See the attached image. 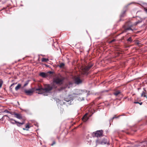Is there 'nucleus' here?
Listing matches in <instances>:
<instances>
[{
	"label": "nucleus",
	"mask_w": 147,
	"mask_h": 147,
	"mask_svg": "<svg viewBox=\"0 0 147 147\" xmlns=\"http://www.w3.org/2000/svg\"><path fill=\"white\" fill-rule=\"evenodd\" d=\"M87 91L86 90H79L78 93H74L72 95H69L67 98H65L64 100L67 102L69 105H71L72 104V102L73 100V98L74 96L76 95H80L85 94L86 96H88L89 95V94L87 93Z\"/></svg>",
	"instance_id": "1"
},
{
	"label": "nucleus",
	"mask_w": 147,
	"mask_h": 147,
	"mask_svg": "<svg viewBox=\"0 0 147 147\" xmlns=\"http://www.w3.org/2000/svg\"><path fill=\"white\" fill-rule=\"evenodd\" d=\"M93 66L92 63H89L87 65L82 67V74L84 75H87L89 74V70Z\"/></svg>",
	"instance_id": "2"
},
{
	"label": "nucleus",
	"mask_w": 147,
	"mask_h": 147,
	"mask_svg": "<svg viewBox=\"0 0 147 147\" xmlns=\"http://www.w3.org/2000/svg\"><path fill=\"white\" fill-rule=\"evenodd\" d=\"M96 145L98 144H109V140L106 138H104L101 139V138L99 139V138L98 139L96 140Z\"/></svg>",
	"instance_id": "3"
},
{
	"label": "nucleus",
	"mask_w": 147,
	"mask_h": 147,
	"mask_svg": "<svg viewBox=\"0 0 147 147\" xmlns=\"http://www.w3.org/2000/svg\"><path fill=\"white\" fill-rule=\"evenodd\" d=\"M64 79L61 77H56L53 79V83L57 85H61L63 84Z\"/></svg>",
	"instance_id": "4"
},
{
	"label": "nucleus",
	"mask_w": 147,
	"mask_h": 147,
	"mask_svg": "<svg viewBox=\"0 0 147 147\" xmlns=\"http://www.w3.org/2000/svg\"><path fill=\"white\" fill-rule=\"evenodd\" d=\"M103 134V131L102 130H97L95 132H93L92 134L93 137H96L97 139L99 138V139L101 138V137L102 136Z\"/></svg>",
	"instance_id": "5"
},
{
	"label": "nucleus",
	"mask_w": 147,
	"mask_h": 147,
	"mask_svg": "<svg viewBox=\"0 0 147 147\" xmlns=\"http://www.w3.org/2000/svg\"><path fill=\"white\" fill-rule=\"evenodd\" d=\"M53 89V87L50 85H47V86L44 88H42V90L44 91H45L46 92H48L50 91H51Z\"/></svg>",
	"instance_id": "6"
},
{
	"label": "nucleus",
	"mask_w": 147,
	"mask_h": 147,
	"mask_svg": "<svg viewBox=\"0 0 147 147\" xmlns=\"http://www.w3.org/2000/svg\"><path fill=\"white\" fill-rule=\"evenodd\" d=\"M53 89V87L50 85H47V86L44 88H42V90L44 91H45L46 92H48L50 91H51Z\"/></svg>",
	"instance_id": "7"
},
{
	"label": "nucleus",
	"mask_w": 147,
	"mask_h": 147,
	"mask_svg": "<svg viewBox=\"0 0 147 147\" xmlns=\"http://www.w3.org/2000/svg\"><path fill=\"white\" fill-rule=\"evenodd\" d=\"M134 147H147V142L145 141H143L140 143L138 145H135Z\"/></svg>",
	"instance_id": "8"
},
{
	"label": "nucleus",
	"mask_w": 147,
	"mask_h": 147,
	"mask_svg": "<svg viewBox=\"0 0 147 147\" xmlns=\"http://www.w3.org/2000/svg\"><path fill=\"white\" fill-rule=\"evenodd\" d=\"M82 81L79 77H76L74 79V83L75 84L78 85L82 83Z\"/></svg>",
	"instance_id": "9"
},
{
	"label": "nucleus",
	"mask_w": 147,
	"mask_h": 147,
	"mask_svg": "<svg viewBox=\"0 0 147 147\" xmlns=\"http://www.w3.org/2000/svg\"><path fill=\"white\" fill-rule=\"evenodd\" d=\"M13 115H14V117L18 119H22V116L20 114L14 112L13 113Z\"/></svg>",
	"instance_id": "10"
},
{
	"label": "nucleus",
	"mask_w": 147,
	"mask_h": 147,
	"mask_svg": "<svg viewBox=\"0 0 147 147\" xmlns=\"http://www.w3.org/2000/svg\"><path fill=\"white\" fill-rule=\"evenodd\" d=\"M24 92L27 95H31L33 93V91L31 89L29 90H25Z\"/></svg>",
	"instance_id": "11"
},
{
	"label": "nucleus",
	"mask_w": 147,
	"mask_h": 147,
	"mask_svg": "<svg viewBox=\"0 0 147 147\" xmlns=\"http://www.w3.org/2000/svg\"><path fill=\"white\" fill-rule=\"evenodd\" d=\"M88 114L86 113L83 116L82 118V120L84 122L86 121L89 119V117L88 116Z\"/></svg>",
	"instance_id": "12"
},
{
	"label": "nucleus",
	"mask_w": 147,
	"mask_h": 147,
	"mask_svg": "<svg viewBox=\"0 0 147 147\" xmlns=\"http://www.w3.org/2000/svg\"><path fill=\"white\" fill-rule=\"evenodd\" d=\"M126 10V9L124 10L120 14V19L119 20V21H121L123 20H122L121 18L122 17H124L125 16Z\"/></svg>",
	"instance_id": "13"
},
{
	"label": "nucleus",
	"mask_w": 147,
	"mask_h": 147,
	"mask_svg": "<svg viewBox=\"0 0 147 147\" xmlns=\"http://www.w3.org/2000/svg\"><path fill=\"white\" fill-rule=\"evenodd\" d=\"M39 75L44 78H46L48 76V75L47 73L44 72L40 73L39 74Z\"/></svg>",
	"instance_id": "14"
},
{
	"label": "nucleus",
	"mask_w": 147,
	"mask_h": 147,
	"mask_svg": "<svg viewBox=\"0 0 147 147\" xmlns=\"http://www.w3.org/2000/svg\"><path fill=\"white\" fill-rule=\"evenodd\" d=\"M58 66L59 67L61 68H64L65 64L63 63H59V65H58Z\"/></svg>",
	"instance_id": "15"
},
{
	"label": "nucleus",
	"mask_w": 147,
	"mask_h": 147,
	"mask_svg": "<svg viewBox=\"0 0 147 147\" xmlns=\"http://www.w3.org/2000/svg\"><path fill=\"white\" fill-rule=\"evenodd\" d=\"M124 115H121L119 116L118 117H116L115 115L112 118H111L110 120H109V122L110 123L111 122H112L113 121V120L115 118H119V117L121 116H123Z\"/></svg>",
	"instance_id": "16"
},
{
	"label": "nucleus",
	"mask_w": 147,
	"mask_h": 147,
	"mask_svg": "<svg viewBox=\"0 0 147 147\" xmlns=\"http://www.w3.org/2000/svg\"><path fill=\"white\" fill-rule=\"evenodd\" d=\"M21 84H19L15 88V90L16 91L18 90L21 87Z\"/></svg>",
	"instance_id": "17"
},
{
	"label": "nucleus",
	"mask_w": 147,
	"mask_h": 147,
	"mask_svg": "<svg viewBox=\"0 0 147 147\" xmlns=\"http://www.w3.org/2000/svg\"><path fill=\"white\" fill-rule=\"evenodd\" d=\"M121 92L119 91L118 90L116 92H114L113 93V94L115 95V96H117L118 94L120 93Z\"/></svg>",
	"instance_id": "18"
},
{
	"label": "nucleus",
	"mask_w": 147,
	"mask_h": 147,
	"mask_svg": "<svg viewBox=\"0 0 147 147\" xmlns=\"http://www.w3.org/2000/svg\"><path fill=\"white\" fill-rule=\"evenodd\" d=\"M26 128H23V129L24 130H26L27 131H28V129H27V128H30V126H29V125H28L27 124L26 125Z\"/></svg>",
	"instance_id": "19"
},
{
	"label": "nucleus",
	"mask_w": 147,
	"mask_h": 147,
	"mask_svg": "<svg viewBox=\"0 0 147 147\" xmlns=\"http://www.w3.org/2000/svg\"><path fill=\"white\" fill-rule=\"evenodd\" d=\"M49 61V59L48 58H42V62H47Z\"/></svg>",
	"instance_id": "20"
},
{
	"label": "nucleus",
	"mask_w": 147,
	"mask_h": 147,
	"mask_svg": "<svg viewBox=\"0 0 147 147\" xmlns=\"http://www.w3.org/2000/svg\"><path fill=\"white\" fill-rule=\"evenodd\" d=\"M127 41L130 42H131L132 41V40L131 37H130L128 39H127Z\"/></svg>",
	"instance_id": "21"
},
{
	"label": "nucleus",
	"mask_w": 147,
	"mask_h": 147,
	"mask_svg": "<svg viewBox=\"0 0 147 147\" xmlns=\"http://www.w3.org/2000/svg\"><path fill=\"white\" fill-rule=\"evenodd\" d=\"M16 124L17 125L18 127H20L21 126V125L20 124V122H19L18 121H16Z\"/></svg>",
	"instance_id": "22"
},
{
	"label": "nucleus",
	"mask_w": 147,
	"mask_h": 147,
	"mask_svg": "<svg viewBox=\"0 0 147 147\" xmlns=\"http://www.w3.org/2000/svg\"><path fill=\"white\" fill-rule=\"evenodd\" d=\"M4 112L5 113H10V114H11V115H13V113H12V112H10L9 111H8L7 110V109H6L5 110Z\"/></svg>",
	"instance_id": "23"
},
{
	"label": "nucleus",
	"mask_w": 147,
	"mask_h": 147,
	"mask_svg": "<svg viewBox=\"0 0 147 147\" xmlns=\"http://www.w3.org/2000/svg\"><path fill=\"white\" fill-rule=\"evenodd\" d=\"M14 119L13 118H11L9 117H8V120L10 122V121H12L13 120H14Z\"/></svg>",
	"instance_id": "24"
},
{
	"label": "nucleus",
	"mask_w": 147,
	"mask_h": 147,
	"mask_svg": "<svg viewBox=\"0 0 147 147\" xmlns=\"http://www.w3.org/2000/svg\"><path fill=\"white\" fill-rule=\"evenodd\" d=\"M125 29H126V30H131L132 31H133V30H132V28H131V27H128L127 28H125Z\"/></svg>",
	"instance_id": "25"
},
{
	"label": "nucleus",
	"mask_w": 147,
	"mask_h": 147,
	"mask_svg": "<svg viewBox=\"0 0 147 147\" xmlns=\"http://www.w3.org/2000/svg\"><path fill=\"white\" fill-rule=\"evenodd\" d=\"M3 83V81L1 79H0V88L2 86Z\"/></svg>",
	"instance_id": "26"
},
{
	"label": "nucleus",
	"mask_w": 147,
	"mask_h": 147,
	"mask_svg": "<svg viewBox=\"0 0 147 147\" xmlns=\"http://www.w3.org/2000/svg\"><path fill=\"white\" fill-rule=\"evenodd\" d=\"M65 88V87H61L60 88H59V90L61 91L62 90H63Z\"/></svg>",
	"instance_id": "27"
},
{
	"label": "nucleus",
	"mask_w": 147,
	"mask_h": 147,
	"mask_svg": "<svg viewBox=\"0 0 147 147\" xmlns=\"http://www.w3.org/2000/svg\"><path fill=\"white\" fill-rule=\"evenodd\" d=\"M13 121H10V123L13 124H16V121L15 120H13Z\"/></svg>",
	"instance_id": "28"
},
{
	"label": "nucleus",
	"mask_w": 147,
	"mask_h": 147,
	"mask_svg": "<svg viewBox=\"0 0 147 147\" xmlns=\"http://www.w3.org/2000/svg\"><path fill=\"white\" fill-rule=\"evenodd\" d=\"M29 82V81L28 80L24 84V86L25 87L26 86H27Z\"/></svg>",
	"instance_id": "29"
},
{
	"label": "nucleus",
	"mask_w": 147,
	"mask_h": 147,
	"mask_svg": "<svg viewBox=\"0 0 147 147\" xmlns=\"http://www.w3.org/2000/svg\"><path fill=\"white\" fill-rule=\"evenodd\" d=\"M47 93V92H43L42 93H41V92H39V93H38V94H42L43 95H44V96H47V95L46 94Z\"/></svg>",
	"instance_id": "30"
},
{
	"label": "nucleus",
	"mask_w": 147,
	"mask_h": 147,
	"mask_svg": "<svg viewBox=\"0 0 147 147\" xmlns=\"http://www.w3.org/2000/svg\"><path fill=\"white\" fill-rule=\"evenodd\" d=\"M42 88H38L36 89V90H37V91H39V92H40V91H41V90H42Z\"/></svg>",
	"instance_id": "31"
},
{
	"label": "nucleus",
	"mask_w": 147,
	"mask_h": 147,
	"mask_svg": "<svg viewBox=\"0 0 147 147\" xmlns=\"http://www.w3.org/2000/svg\"><path fill=\"white\" fill-rule=\"evenodd\" d=\"M17 83H13V84H12L10 86V89H11V86H13V85H14L15 84H16Z\"/></svg>",
	"instance_id": "32"
},
{
	"label": "nucleus",
	"mask_w": 147,
	"mask_h": 147,
	"mask_svg": "<svg viewBox=\"0 0 147 147\" xmlns=\"http://www.w3.org/2000/svg\"><path fill=\"white\" fill-rule=\"evenodd\" d=\"M55 144V141H53L52 143L51 144L52 146H53L54 144Z\"/></svg>",
	"instance_id": "33"
},
{
	"label": "nucleus",
	"mask_w": 147,
	"mask_h": 147,
	"mask_svg": "<svg viewBox=\"0 0 147 147\" xmlns=\"http://www.w3.org/2000/svg\"><path fill=\"white\" fill-rule=\"evenodd\" d=\"M141 22V21H138L137 22H136V25H137V24H138L140 23Z\"/></svg>",
	"instance_id": "34"
},
{
	"label": "nucleus",
	"mask_w": 147,
	"mask_h": 147,
	"mask_svg": "<svg viewBox=\"0 0 147 147\" xmlns=\"http://www.w3.org/2000/svg\"><path fill=\"white\" fill-rule=\"evenodd\" d=\"M47 73L48 74H51L53 73V72L52 71H48Z\"/></svg>",
	"instance_id": "35"
},
{
	"label": "nucleus",
	"mask_w": 147,
	"mask_h": 147,
	"mask_svg": "<svg viewBox=\"0 0 147 147\" xmlns=\"http://www.w3.org/2000/svg\"><path fill=\"white\" fill-rule=\"evenodd\" d=\"M144 9V10L145 11V12L147 13V8H145Z\"/></svg>",
	"instance_id": "36"
},
{
	"label": "nucleus",
	"mask_w": 147,
	"mask_h": 147,
	"mask_svg": "<svg viewBox=\"0 0 147 147\" xmlns=\"http://www.w3.org/2000/svg\"><path fill=\"white\" fill-rule=\"evenodd\" d=\"M24 123V121L22 122V123L20 122V124L21 125Z\"/></svg>",
	"instance_id": "37"
},
{
	"label": "nucleus",
	"mask_w": 147,
	"mask_h": 147,
	"mask_svg": "<svg viewBox=\"0 0 147 147\" xmlns=\"http://www.w3.org/2000/svg\"><path fill=\"white\" fill-rule=\"evenodd\" d=\"M134 103H135V104H138V103H139V102H134Z\"/></svg>",
	"instance_id": "38"
},
{
	"label": "nucleus",
	"mask_w": 147,
	"mask_h": 147,
	"mask_svg": "<svg viewBox=\"0 0 147 147\" xmlns=\"http://www.w3.org/2000/svg\"><path fill=\"white\" fill-rule=\"evenodd\" d=\"M132 4V3H130L128 5H127L126 6V7H125V8L126 9V8H127V6H128V5H130V4Z\"/></svg>",
	"instance_id": "39"
},
{
	"label": "nucleus",
	"mask_w": 147,
	"mask_h": 147,
	"mask_svg": "<svg viewBox=\"0 0 147 147\" xmlns=\"http://www.w3.org/2000/svg\"><path fill=\"white\" fill-rule=\"evenodd\" d=\"M139 104H140V105H142V102H139Z\"/></svg>",
	"instance_id": "40"
},
{
	"label": "nucleus",
	"mask_w": 147,
	"mask_h": 147,
	"mask_svg": "<svg viewBox=\"0 0 147 147\" xmlns=\"http://www.w3.org/2000/svg\"><path fill=\"white\" fill-rule=\"evenodd\" d=\"M23 111H24L26 112V110H23Z\"/></svg>",
	"instance_id": "41"
},
{
	"label": "nucleus",
	"mask_w": 147,
	"mask_h": 147,
	"mask_svg": "<svg viewBox=\"0 0 147 147\" xmlns=\"http://www.w3.org/2000/svg\"><path fill=\"white\" fill-rule=\"evenodd\" d=\"M82 100H84V98H82Z\"/></svg>",
	"instance_id": "42"
},
{
	"label": "nucleus",
	"mask_w": 147,
	"mask_h": 147,
	"mask_svg": "<svg viewBox=\"0 0 147 147\" xmlns=\"http://www.w3.org/2000/svg\"><path fill=\"white\" fill-rule=\"evenodd\" d=\"M37 124H36V125H35V126H37Z\"/></svg>",
	"instance_id": "43"
}]
</instances>
